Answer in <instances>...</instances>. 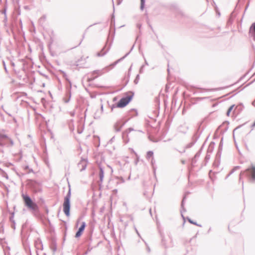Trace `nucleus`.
Returning a JSON list of instances; mask_svg holds the SVG:
<instances>
[{
    "label": "nucleus",
    "instance_id": "obj_3",
    "mask_svg": "<svg viewBox=\"0 0 255 255\" xmlns=\"http://www.w3.org/2000/svg\"><path fill=\"white\" fill-rule=\"evenodd\" d=\"M132 98V95H128L126 97L122 98L117 103V107L118 108H124L127 106Z\"/></svg>",
    "mask_w": 255,
    "mask_h": 255
},
{
    "label": "nucleus",
    "instance_id": "obj_10",
    "mask_svg": "<svg viewBox=\"0 0 255 255\" xmlns=\"http://www.w3.org/2000/svg\"><path fill=\"white\" fill-rule=\"evenodd\" d=\"M141 4H143V0H141Z\"/></svg>",
    "mask_w": 255,
    "mask_h": 255
},
{
    "label": "nucleus",
    "instance_id": "obj_7",
    "mask_svg": "<svg viewBox=\"0 0 255 255\" xmlns=\"http://www.w3.org/2000/svg\"><path fill=\"white\" fill-rule=\"evenodd\" d=\"M252 29L255 33V22H254V23L252 24V25L250 28V30H252Z\"/></svg>",
    "mask_w": 255,
    "mask_h": 255
},
{
    "label": "nucleus",
    "instance_id": "obj_4",
    "mask_svg": "<svg viewBox=\"0 0 255 255\" xmlns=\"http://www.w3.org/2000/svg\"><path fill=\"white\" fill-rule=\"evenodd\" d=\"M85 227H86L85 223L82 222L81 227L79 228L78 232L76 233V234L75 235L76 238H79L82 235V233L85 228Z\"/></svg>",
    "mask_w": 255,
    "mask_h": 255
},
{
    "label": "nucleus",
    "instance_id": "obj_2",
    "mask_svg": "<svg viewBox=\"0 0 255 255\" xmlns=\"http://www.w3.org/2000/svg\"><path fill=\"white\" fill-rule=\"evenodd\" d=\"M22 198L25 205L29 208L35 210L37 209V205L35 204L30 197L27 195H22Z\"/></svg>",
    "mask_w": 255,
    "mask_h": 255
},
{
    "label": "nucleus",
    "instance_id": "obj_1",
    "mask_svg": "<svg viewBox=\"0 0 255 255\" xmlns=\"http://www.w3.org/2000/svg\"><path fill=\"white\" fill-rule=\"evenodd\" d=\"M71 198L70 193L69 192L67 196L64 198V201L63 204V211L65 214L67 216H70V200Z\"/></svg>",
    "mask_w": 255,
    "mask_h": 255
},
{
    "label": "nucleus",
    "instance_id": "obj_12",
    "mask_svg": "<svg viewBox=\"0 0 255 255\" xmlns=\"http://www.w3.org/2000/svg\"><path fill=\"white\" fill-rule=\"evenodd\" d=\"M101 173H103V171L102 170H101Z\"/></svg>",
    "mask_w": 255,
    "mask_h": 255
},
{
    "label": "nucleus",
    "instance_id": "obj_8",
    "mask_svg": "<svg viewBox=\"0 0 255 255\" xmlns=\"http://www.w3.org/2000/svg\"><path fill=\"white\" fill-rule=\"evenodd\" d=\"M252 127H255V122L253 124Z\"/></svg>",
    "mask_w": 255,
    "mask_h": 255
},
{
    "label": "nucleus",
    "instance_id": "obj_9",
    "mask_svg": "<svg viewBox=\"0 0 255 255\" xmlns=\"http://www.w3.org/2000/svg\"><path fill=\"white\" fill-rule=\"evenodd\" d=\"M189 222L191 223L194 224L192 221H191L190 219L188 220Z\"/></svg>",
    "mask_w": 255,
    "mask_h": 255
},
{
    "label": "nucleus",
    "instance_id": "obj_5",
    "mask_svg": "<svg viewBox=\"0 0 255 255\" xmlns=\"http://www.w3.org/2000/svg\"><path fill=\"white\" fill-rule=\"evenodd\" d=\"M248 170L250 172L252 178L255 179V167H253L248 169Z\"/></svg>",
    "mask_w": 255,
    "mask_h": 255
},
{
    "label": "nucleus",
    "instance_id": "obj_11",
    "mask_svg": "<svg viewBox=\"0 0 255 255\" xmlns=\"http://www.w3.org/2000/svg\"><path fill=\"white\" fill-rule=\"evenodd\" d=\"M103 173H101V177H102V176H103Z\"/></svg>",
    "mask_w": 255,
    "mask_h": 255
},
{
    "label": "nucleus",
    "instance_id": "obj_6",
    "mask_svg": "<svg viewBox=\"0 0 255 255\" xmlns=\"http://www.w3.org/2000/svg\"><path fill=\"white\" fill-rule=\"evenodd\" d=\"M234 107H235V105H233L231 106L229 108V109L228 110L227 112V116L228 117H229V116H230L231 112V111L234 109Z\"/></svg>",
    "mask_w": 255,
    "mask_h": 255
}]
</instances>
